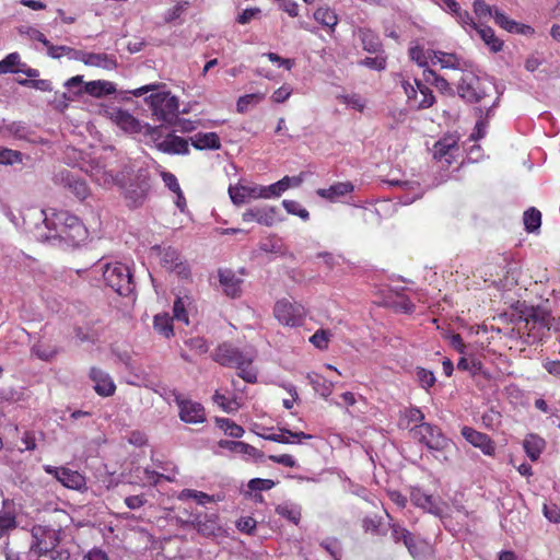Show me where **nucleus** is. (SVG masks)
I'll use <instances>...</instances> for the list:
<instances>
[{
	"label": "nucleus",
	"instance_id": "39448f33",
	"mask_svg": "<svg viewBox=\"0 0 560 560\" xmlns=\"http://www.w3.org/2000/svg\"><path fill=\"white\" fill-rule=\"evenodd\" d=\"M105 283L119 295H129L135 288L128 266L115 262H100Z\"/></svg>",
	"mask_w": 560,
	"mask_h": 560
},
{
	"label": "nucleus",
	"instance_id": "4d7b16f0",
	"mask_svg": "<svg viewBox=\"0 0 560 560\" xmlns=\"http://www.w3.org/2000/svg\"><path fill=\"white\" fill-rule=\"evenodd\" d=\"M331 334L326 329L316 330L310 338V342L317 349L325 350L328 348Z\"/></svg>",
	"mask_w": 560,
	"mask_h": 560
},
{
	"label": "nucleus",
	"instance_id": "864d4df0",
	"mask_svg": "<svg viewBox=\"0 0 560 560\" xmlns=\"http://www.w3.org/2000/svg\"><path fill=\"white\" fill-rule=\"evenodd\" d=\"M416 376L419 385L427 392L434 386L436 378L432 371L424 368H416Z\"/></svg>",
	"mask_w": 560,
	"mask_h": 560
},
{
	"label": "nucleus",
	"instance_id": "20e7f679",
	"mask_svg": "<svg viewBox=\"0 0 560 560\" xmlns=\"http://www.w3.org/2000/svg\"><path fill=\"white\" fill-rule=\"evenodd\" d=\"M213 360L222 366L237 369L238 376L245 382L250 384L257 382V372L252 368L254 361L252 354L244 353L232 345L223 343L215 349Z\"/></svg>",
	"mask_w": 560,
	"mask_h": 560
},
{
	"label": "nucleus",
	"instance_id": "9b49d317",
	"mask_svg": "<svg viewBox=\"0 0 560 560\" xmlns=\"http://www.w3.org/2000/svg\"><path fill=\"white\" fill-rule=\"evenodd\" d=\"M200 320L201 315L197 302L188 295L177 296V322L195 328Z\"/></svg>",
	"mask_w": 560,
	"mask_h": 560
},
{
	"label": "nucleus",
	"instance_id": "bb28decb",
	"mask_svg": "<svg viewBox=\"0 0 560 560\" xmlns=\"http://www.w3.org/2000/svg\"><path fill=\"white\" fill-rule=\"evenodd\" d=\"M431 56L435 65H440L442 69L460 70L464 67L463 59L453 52H445L442 50L432 51Z\"/></svg>",
	"mask_w": 560,
	"mask_h": 560
},
{
	"label": "nucleus",
	"instance_id": "4c0bfd02",
	"mask_svg": "<svg viewBox=\"0 0 560 560\" xmlns=\"http://www.w3.org/2000/svg\"><path fill=\"white\" fill-rule=\"evenodd\" d=\"M424 415L423 412L417 408V407H409L401 411L400 419H399V427L405 429H410L411 424L415 423L421 424L424 423Z\"/></svg>",
	"mask_w": 560,
	"mask_h": 560
},
{
	"label": "nucleus",
	"instance_id": "603ef678",
	"mask_svg": "<svg viewBox=\"0 0 560 560\" xmlns=\"http://www.w3.org/2000/svg\"><path fill=\"white\" fill-rule=\"evenodd\" d=\"M23 162V154L20 151L0 147V164L14 165Z\"/></svg>",
	"mask_w": 560,
	"mask_h": 560
},
{
	"label": "nucleus",
	"instance_id": "0eeeda50",
	"mask_svg": "<svg viewBox=\"0 0 560 560\" xmlns=\"http://www.w3.org/2000/svg\"><path fill=\"white\" fill-rule=\"evenodd\" d=\"M401 86L408 103L416 109H427L435 103L432 90L419 79H415L413 83L402 80Z\"/></svg>",
	"mask_w": 560,
	"mask_h": 560
},
{
	"label": "nucleus",
	"instance_id": "09e8293b",
	"mask_svg": "<svg viewBox=\"0 0 560 560\" xmlns=\"http://www.w3.org/2000/svg\"><path fill=\"white\" fill-rule=\"evenodd\" d=\"M213 402L220 407L223 411L230 413L234 412L240 408V405L237 404L235 398H229L225 395L221 394L219 390H215V393L212 396Z\"/></svg>",
	"mask_w": 560,
	"mask_h": 560
},
{
	"label": "nucleus",
	"instance_id": "69168bd1",
	"mask_svg": "<svg viewBox=\"0 0 560 560\" xmlns=\"http://www.w3.org/2000/svg\"><path fill=\"white\" fill-rule=\"evenodd\" d=\"M475 14L479 18L493 16L494 9L485 0H475L472 3Z\"/></svg>",
	"mask_w": 560,
	"mask_h": 560
},
{
	"label": "nucleus",
	"instance_id": "c9c22d12",
	"mask_svg": "<svg viewBox=\"0 0 560 560\" xmlns=\"http://www.w3.org/2000/svg\"><path fill=\"white\" fill-rule=\"evenodd\" d=\"M177 499L183 503L188 500H194L199 505H206L208 503H212L220 500L219 498L215 499L214 495H209L208 493L192 489H184L177 495Z\"/></svg>",
	"mask_w": 560,
	"mask_h": 560
},
{
	"label": "nucleus",
	"instance_id": "3c124183",
	"mask_svg": "<svg viewBox=\"0 0 560 560\" xmlns=\"http://www.w3.org/2000/svg\"><path fill=\"white\" fill-rule=\"evenodd\" d=\"M264 98V93H252L240 96L236 102V110L243 114L248 110L249 106L260 103Z\"/></svg>",
	"mask_w": 560,
	"mask_h": 560
},
{
	"label": "nucleus",
	"instance_id": "6e6552de",
	"mask_svg": "<svg viewBox=\"0 0 560 560\" xmlns=\"http://www.w3.org/2000/svg\"><path fill=\"white\" fill-rule=\"evenodd\" d=\"M273 314L280 324L289 327H299L304 322L305 308L302 304L282 299L276 302Z\"/></svg>",
	"mask_w": 560,
	"mask_h": 560
},
{
	"label": "nucleus",
	"instance_id": "b1692460",
	"mask_svg": "<svg viewBox=\"0 0 560 560\" xmlns=\"http://www.w3.org/2000/svg\"><path fill=\"white\" fill-rule=\"evenodd\" d=\"M219 447L228 450L232 453H238L253 458H261L264 457L262 452L257 450L250 444H247L242 441H230V440H220L218 442Z\"/></svg>",
	"mask_w": 560,
	"mask_h": 560
},
{
	"label": "nucleus",
	"instance_id": "aec40b11",
	"mask_svg": "<svg viewBox=\"0 0 560 560\" xmlns=\"http://www.w3.org/2000/svg\"><path fill=\"white\" fill-rule=\"evenodd\" d=\"M219 282L224 294L231 299L240 298L242 294L243 280L231 269H219Z\"/></svg>",
	"mask_w": 560,
	"mask_h": 560
},
{
	"label": "nucleus",
	"instance_id": "e433bc0d",
	"mask_svg": "<svg viewBox=\"0 0 560 560\" xmlns=\"http://www.w3.org/2000/svg\"><path fill=\"white\" fill-rule=\"evenodd\" d=\"M148 188H149L148 183L142 180L141 183H139L137 185L131 184L126 189V192H125L126 198L130 201V205L132 207H138L143 202V200L147 196V192H148Z\"/></svg>",
	"mask_w": 560,
	"mask_h": 560
},
{
	"label": "nucleus",
	"instance_id": "bf43d9fd",
	"mask_svg": "<svg viewBox=\"0 0 560 560\" xmlns=\"http://www.w3.org/2000/svg\"><path fill=\"white\" fill-rule=\"evenodd\" d=\"M359 65L372 70L383 71L387 66V57L383 55H377L375 57H366L360 60Z\"/></svg>",
	"mask_w": 560,
	"mask_h": 560
},
{
	"label": "nucleus",
	"instance_id": "7ed1b4c3",
	"mask_svg": "<svg viewBox=\"0 0 560 560\" xmlns=\"http://www.w3.org/2000/svg\"><path fill=\"white\" fill-rule=\"evenodd\" d=\"M60 542V530L48 527L36 525L32 529V544L28 555L35 558L44 559V556H48L47 560H55L57 557H65L63 560H69V551L58 548Z\"/></svg>",
	"mask_w": 560,
	"mask_h": 560
},
{
	"label": "nucleus",
	"instance_id": "f8f14e48",
	"mask_svg": "<svg viewBox=\"0 0 560 560\" xmlns=\"http://www.w3.org/2000/svg\"><path fill=\"white\" fill-rule=\"evenodd\" d=\"M81 170L89 174L100 186L109 187L115 183L114 175L106 170V165L98 158L84 161Z\"/></svg>",
	"mask_w": 560,
	"mask_h": 560
},
{
	"label": "nucleus",
	"instance_id": "dca6fc26",
	"mask_svg": "<svg viewBox=\"0 0 560 560\" xmlns=\"http://www.w3.org/2000/svg\"><path fill=\"white\" fill-rule=\"evenodd\" d=\"M24 73L31 79L39 75V71L34 68L27 67L26 63L21 61L19 52H11L0 61V73Z\"/></svg>",
	"mask_w": 560,
	"mask_h": 560
},
{
	"label": "nucleus",
	"instance_id": "2f4dec72",
	"mask_svg": "<svg viewBox=\"0 0 560 560\" xmlns=\"http://www.w3.org/2000/svg\"><path fill=\"white\" fill-rule=\"evenodd\" d=\"M475 31L492 52H499L503 49L504 42L495 36L494 31L490 26L479 24Z\"/></svg>",
	"mask_w": 560,
	"mask_h": 560
},
{
	"label": "nucleus",
	"instance_id": "37998d69",
	"mask_svg": "<svg viewBox=\"0 0 560 560\" xmlns=\"http://www.w3.org/2000/svg\"><path fill=\"white\" fill-rule=\"evenodd\" d=\"M115 122L124 130L136 132L139 129V121L126 110H117L114 113Z\"/></svg>",
	"mask_w": 560,
	"mask_h": 560
},
{
	"label": "nucleus",
	"instance_id": "de8ad7c7",
	"mask_svg": "<svg viewBox=\"0 0 560 560\" xmlns=\"http://www.w3.org/2000/svg\"><path fill=\"white\" fill-rule=\"evenodd\" d=\"M215 422L218 427L224 431L225 434L232 438H241L245 432L241 425L229 418H217Z\"/></svg>",
	"mask_w": 560,
	"mask_h": 560
},
{
	"label": "nucleus",
	"instance_id": "f257e3e1",
	"mask_svg": "<svg viewBox=\"0 0 560 560\" xmlns=\"http://www.w3.org/2000/svg\"><path fill=\"white\" fill-rule=\"evenodd\" d=\"M23 224L39 242L59 241L78 246L88 238V230L80 219L65 210L30 208L23 214Z\"/></svg>",
	"mask_w": 560,
	"mask_h": 560
},
{
	"label": "nucleus",
	"instance_id": "8fccbe9b",
	"mask_svg": "<svg viewBox=\"0 0 560 560\" xmlns=\"http://www.w3.org/2000/svg\"><path fill=\"white\" fill-rule=\"evenodd\" d=\"M337 100L360 113H362L366 106L365 98L358 93L341 94L337 96Z\"/></svg>",
	"mask_w": 560,
	"mask_h": 560
},
{
	"label": "nucleus",
	"instance_id": "412c9836",
	"mask_svg": "<svg viewBox=\"0 0 560 560\" xmlns=\"http://www.w3.org/2000/svg\"><path fill=\"white\" fill-rule=\"evenodd\" d=\"M90 378L93 381L94 389L100 396L109 397L115 394L116 385L107 372L98 368H91Z\"/></svg>",
	"mask_w": 560,
	"mask_h": 560
},
{
	"label": "nucleus",
	"instance_id": "5701e85b",
	"mask_svg": "<svg viewBox=\"0 0 560 560\" xmlns=\"http://www.w3.org/2000/svg\"><path fill=\"white\" fill-rule=\"evenodd\" d=\"M229 195L232 202L236 206L245 203L248 199H257L261 198V189L260 186H230Z\"/></svg>",
	"mask_w": 560,
	"mask_h": 560
},
{
	"label": "nucleus",
	"instance_id": "a211bd4d",
	"mask_svg": "<svg viewBox=\"0 0 560 560\" xmlns=\"http://www.w3.org/2000/svg\"><path fill=\"white\" fill-rule=\"evenodd\" d=\"M78 61H82L85 66L102 68L105 70H114L117 67L115 56L105 52H86L79 50Z\"/></svg>",
	"mask_w": 560,
	"mask_h": 560
},
{
	"label": "nucleus",
	"instance_id": "a18cd8bd",
	"mask_svg": "<svg viewBox=\"0 0 560 560\" xmlns=\"http://www.w3.org/2000/svg\"><path fill=\"white\" fill-rule=\"evenodd\" d=\"M46 48H47V55L50 58L58 59L62 56H67L69 59H73V60L78 59L79 50L71 48L69 46H56L49 42V44L46 45Z\"/></svg>",
	"mask_w": 560,
	"mask_h": 560
},
{
	"label": "nucleus",
	"instance_id": "0e129e2a",
	"mask_svg": "<svg viewBox=\"0 0 560 560\" xmlns=\"http://www.w3.org/2000/svg\"><path fill=\"white\" fill-rule=\"evenodd\" d=\"M320 546L334 558L340 560L342 550L341 545L337 539H327L320 542Z\"/></svg>",
	"mask_w": 560,
	"mask_h": 560
},
{
	"label": "nucleus",
	"instance_id": "052dcab7",
	"mask_svg": "<svg viewBox=\"0 0 560 560\" xmlns=\"http://www.w3.org/2000/svg\"><path fill=\"white\" fill-rule=\"evenodd\" d=\"M19 33L23 36H26L31 40H36L42 43L45 47L49 44L47 37L37 28L32 26H21L19 28Z\"/></svg>",
	"mask_w": 560,
	"mask_h": 560
},
{
	"label": "nucleus",
	"instance_id": "72a5a7b5",
	"mask_svg": "<svg viewBox=\"0 0 560 560\" xmlns=\"http://www.w3.org/2000/svg\"><path fill=\"white\" fill-rule=\"evenodd\" d=\"M83 89L88 94L96 97L109 95L116 92L114 83L102 80L88 82L84 84Z\"/></svg>",
	"mask_w": 560,
	"mask_h": 560
},
{
	"label": "nucleus",
	"instance_id": "338daca9",
	"mask_svg": "<svg viewBox=\"0 0 560 560\" xmlns=\"http://www.w3.org/2000/svg\"><path fill=\"white\" fill-rule=\"evenodd\" d=\"M457 20V22L466 30L467 27L471 28V30H476L479 24H477L475 21H474V18L471 16V14L466 11V10H459L455 15H454Z\"/></svg>",
	"mask_w": 560,
	"mask_h": 560
},
{
	"label": "nucleus",
	"instance_id": "a878e982",
	"mask_svg": "<svg viewBox=\"0 0 560 560\" xmlns=\"http://www.w3.org/2000/svg\"><path fill=\"white\" fill-rule=\"evenodd\" d=\"M60 179L79 199L83 200L89 196L90 190L86 183L77 178L70 172L61 173Z\"/></svg>",
	"mask_w": 560,
	"mask_h": 560
},
{
	"label": "nucleus",
	"instance_id": "c03bdc74",
	"mask_svg": "<svg viewBox=\"0 0 560 560\" xmlns=\"http://www.w3.org/2000/svg\"><path fill=\"white\" fill-rule=\"evenodd\" d=\"M2 130L15 139L31 140V130L24 122H10L5 125Z\"/></svg>",
	"mask_w": 560,
	"mask_h": 560
},
{
	"label": "nucleus",
	"instance_id": "13d9d810",
	"mask_svg": "<svg viewBox=\"0 0 560 560\" xmlns=\"http://www.w3.org/2000/svg\"><path fill=\"white\" fill-rule=\"evenodd\" d=\"M278 515L287 518L293 524L298 525L301 520V512L299 509L290 506L288 504H281L276 508Z\"/></svg>",
	"mask_w": 560,
	"mask_h": 560
},
{
	"label": "nucleus",
	"instance_id": "ea45409f",
	"mask_svg": "<svg viewBox=\"0 0 560 560\" xmlns=\"http://www.w3.org/2000/svg\"><path fill=\"white\" fill-rule=\"evenodd\" d=\"M154 330L165 338L173 335V317L168 313H159L153 318Z\"/></svg>",
	"mask_w": 560,
	"mask_h": 560
},
{
	"label": "nucleus",
	"instance_id": "58836bf2",
	"mask_svg": "<svg viewBox=\"0 0 560 560\" xmlns=\"http://www.w3.org/2000/svg\"><path fill=\"white\" fill-rule=\"evenodd\" d=\"M313 15L316 22L328 27L331 32L335 31L338 18L334 10L328 7H320L315 10Z\"/></svg>",
	"mask_w": 560,
	"mask_h": 560
},
{
	"label": "nucleus",
	"instance_id": "423d86ee",
	"mask_svg": "<svg viewBox=\"0 0 560 560\" xmlns=\"http://www.w3.org/2000/svg\"><path fill=\"white\" fill-rule=\"evenodd\" d=\"M413 438L423 443L429 450L445 451L452 444L442 430L430 423H421L410 428Z\"/></svg>",
	"mask_w": 560,
	"mask_h": 560
},
{
	"label": "nucleus",
	"instance_id": "6e6d98bb",
	"mask_svg": "<svg viewBox=\"0 0 560 560\" xmlns=\"http://www.w3.org/2000/svg\"><path fill=\"white\" fill-rule=\"evenodd\" d=\"M282 206L290 214L298 215L304 221L310 219V212L299 201L284 199Z\"/></svg>",
	"mask_w": 560,
	"mask_h": 560
},
{
	"label": "nucleus",
	"instance_id": "c756f323",
	"mask_svg": "<svg viewBox=\"0 0 560 560\" xmlns=\"http://www.w3.org/2000/svg\"><path fill=\"white\" fill-rule=\"evenodd\" d=\"M545 440L537 434H528L523 441V447L530 460L536 462L545 448Z\"/></svg>",
	"mask_w": 560,
	"mask_h": 560
},
{
	"label": "nucleus",
	"instance_id": "680f3d73",
	"mask_svg": "<svg viewBox=\"0 0 560 560\" xmlns=\"http://www.w3.org/2000/svg\"><path fill=\"white\" fill-rule=\"evenodd\" d=\"M311 384L323 397H328L332 393V384L319 375H315V378H311Z\"/></svg>",
	"mask_w": 560,
	"mask_h": 560
},
{
	"label": "nucleus",
	"instance_id": "f704fd0d",
	"mask_svg": "<svg viewBox=\"0 0 560 560\" xmlns=\"http://www.w3.org/2000/svg\"><path fill=\"white\" fill-rule=\"evenodd\" d=\"M423 79L425 82H429L435 86L441 93L454 95V91L451 88L448 81L444 77L440 75L436 71L432 69H424Z\"/></svg>",
	"mask_w": 560,
	"mask_h": 560
},
{
	"label": "nucleus",
	"instance_id": "a19ab883",
	"mask_svg": "<svg viewBox=\"0 0 560 560\" xmlns=\"http://www.w3.org/2000/svg\"><path fill=\"white\" fill-rule=\"evenodd\" d=\"M433 49L424 50L422 46H413L409 48V57L412 61H415L419 67L429 69L428 65L431 62L435 65L433 57L431 56Z\"/></svg>",
	"mask_w": 560,
	"mask_h": 560
},
{
	"label": "nucleus",
	"instance_id": "9d476101",
	"mask_svg": "<svg viewBox=\"0 0 560 560\" xmlns=\"http://www.w3.org/2000/svg\"><path fill=\"white\" fill-rule=\"evenodd\" d=\"M177 522L192 524L197 532L205 537L217 536L221 530L218 514L205 515L203 517L201 515H188L187 517L177 515Z\"/></svg>",
	"mask_w": 560,
	"mask_h": 560
},
{
	"label": "nucleus",
	"instance_id": "7c9ffc66",
	"mask_svg": "<svg viewBox=\"0 0 560 560\" xmlns=\"http://www.w3.org/2000/svg\"><path fill=\"white\" fill-rule=\"evenodd\" d=\"M359 38L362 44V48L371 54H375L382 50V42L378 35L370 28H359Z\"/></svg>",
	"mask_w": 560,
	"mask_h": 560
},
{
	"label": "nucleus",
	"instance_id": "cd10ccee",
	"mask_svg": "<svg viewBox=\"0 0 560 560\" xmlns=\"http://www.w3.org/2000/svg\"><path fill=\"white\" fill-rule=\"evenodd\" d=\"M392 537L395 542L402 541L404 545L409 550L410 555L416 558V541L412 534L405 527L400 526L398 523L390 524Z\"/></svg>",
	"mask_w": 560,
	"mask_h": 560
},
{
	"label": "nucleus",
	"instance_id": "2eb2a0df",
	"mask_svg": "<svg viewBox=\"0 0 560 560\" xmlns=\"http://www.w3.org/2000/svg\"><path fill=\"white\" fill-rule=\"evenodd\" d=\"M464 439L469 442L475 447L480 448V451L488 456H493L495 453V444L492 439L482 432L475 430L471 427H463L460 431Z\"/></svg>",
	"mask_w": 560,
	"mask_h": 560
},
{
	"label": "nucleus",
	"instance_id": "4468645a",
	"mask_svg": "<svg viewBox=\"0 0 560 560\" xmlns=\"http://www.w3.org/2000/svg\"><path fill=\"white\" fill-rule=\"evenodd\" d=\"M410 501L413 505L427 511L428 513L436 516H441L443 514L444 510L441 500L425 493L420 488L411 489Z\"/></svg>",
	"mask_w": 560,
	"mask_h": 560
},
{
	"label": "nucleus",
	"instance_id": "4be33fe9",
	"mask_svg": "<svg viewBox=\"0 0 560 560\" xmlns=\"http://www.w3.org/2000/svg\"><path fill=\"white\" fill-rule=\"evenodd\" d=\"M260 438L267 441L280 443V444H293L301 443L303 440H311L313 436L305 432H293L289 429L281 428L279 433H258Z\"/></svg>",
	"mask_w": 560,
	"mask_h": 560
},
{
	"label": "nucleus",
	"instance_id": "5fc2aeb1",
	"mask_svg": "<svg viewBox=\"0 0 560 560\" xmlns=\"http://www.w3.org/2000/svg\"><path fill=\"white\" fill-rule=\"evenodd\" d=\"M156 252L158 257L160 258L161 265L167 270L173 271L175 269V250L171 247L167 249H162L158 247L154 249Z\"/></svg>",
	"mask_w": 560,
	"mask_h": 560
},
{
	"label": "nucleus",
	"instance_id": "e2e57ef3",
	"mask_svg": "<svg viewBox=\"0 0 560 560\" xmlns=\"http://www.w3.org/2000/svg\"><path fill=\"white\" fill-rule=\"evenodd\" d=\"M386 183L390 186H399L406 190H416V195L412 199L420 198L422 192L420 188V184L418 182H409V180H398V179H387Z\"/></svg>",
	"mask_w": 560,
	"mask_h": 560
},
{
	"label": "nucleus",
	"instance_id": "1a4fd4ad",
	"mask_svg": "<svg viewBox=\"0 0 560 560\" xmlns=\"http://www.w3.org/2000/svg\"><path fill=\"white\" fill-rule=\"evenodd\" d=\"M44 470L48 475L54 476L63 487L84 492L88 490L86 478L78 470H72L68 467H55L51 465H44Z\"/></svg>",
	"mask_w": 560,
	"mask_h": 560
},
{
	"label": "nucleus",
	"instance_id": "473e14b6",
	"mask_svg": "<svg viewBox=\"0 0 560 560\" xmlns=\"http://www.w3.org/2000/svg\"><path fill=\"white\" fill-rule=\"evenodd\" d=\"M16 527V517L12 510L9 509V501H3V508L0 511V539Z\"/></svg>",
	"mask_w": 560,
	"mask_h": 560
},
{
	"label": "nucleus",
	"instance_id": "79ce46f5",
	"mask_svg": "<svg viewBox=\"0 0 560 560\" xmlns=\"http://www.w3.org/2000/svg\"><path fill=\"white\" fill-rule=\"evenodd\" d=\"M492 18L497 25H499L500 27L510 33H523V28L525 27V25H522L515 22L514 20H511L509 16H506L502 11L498 9H494Z\"/></svg>",
	"mask_w": 560,
	"mask_h": 560
},
{
	"label": "nucleus",
	"instance_id": "6ab92c4d",
	"mask_svg": "<svg viewBox=\"0 0 560 560\" xmlns=\"http://www.w3.org/2000/svg\"><path fill=\"white\" fill-rule=\"evenodd\" d=\"M277 218L276 207H255L247 209L242 214L244 222H257L265 226H271L275 224Z\"/></svg>",
	"mask_w": 560,
	"mask_h": 560
},
{
	"label": "nucleus",
	"instance_id": "f03ea898",
	"mask_svg": "<svg viewBox=\"0 0 560 560\" xmlns=\"http://www.w3.org/2000/svg\"><path fill=\"white\" fill-rule=\"evenodd\" d=\"M152 92L145 100L149 101L153 116L161 124L155 127L152 137L156 148L165 153H175V96L165 90L164 85L148 84L130 91L140 97Z\"/></svg>",
	"mask_w": 560,
	"mask_h": 560
},
{
	"label": "nucleus",
	"instance_id": "393cba45",
	"mask_svg": "<svg viewBox=\"0 0 560 560\" xmlns=\"http://www.w3.org/2000/svg\"><path fill=\"white\" fill-rule=\"evenodd\" d=\"M354 189V186L351 182H339L335 183L328 188H319L316 194L329 201H336L338 198L343 197L348 194H351Z\"/></svg>",
	"mask_w": 560,
	"mask_h": 560
},
{
	"label": "nucleus",
	"instance_id": "774afa93",
	"mask_svg": "<svg viewBox=\"0 0 560 560\" xmlns=\"http://www.w3.org/2000/svg\"><path fill=\"white\" fill-rule=\"evenodd\" d=\"M275 481L271 479L254 478L249 480L248 488L252 491H267L275 487Z\"/></svg>",
	"mask_w": 560,
	"mask_h": 560
},
{
	"label": "nucleus",
	"instance_id": "f3484780",
	"mask_svg": "<svg viewBox=\"0 0 560 560\" xmlns=\"http://www.w3.org/2000/svg\"><path fill=\"white\" fill-rule=\"evenodd\" d=\"M457 93L469 103H477L483 96L479 91V79L472 73H466L460 78Z\"/></svg>",
	"mask_w": 560,
	"mask_h": 560
},
{
	"label": "nucleus",
	"instance_id": "ddd939ff",
	"mask_svg": "<svg viewBox=\"0 0 560 560\" xmlns=\"http://www.w3.org/2000/svg\"><path fill=\"white\" fill-rule=\"evenodd\" d=\"M177 407L180 420L186 423H202L207 420L205 407L200 402L177 398Z\"/></svg>",
	"mask_w": 560,
	"mask_h": 560
},
{
	"label": "nucleus",
	"instance_id": "c85d7f7f",
	"mask_svg": "<svg viewBox=\"0 0 560 560\" xmlns=\"http://www.w3.org/2000/svg\"><path fill=\"white\" fill-rule=\"evenodd\" d=\"M191 140L192 145L198 150H219L221 148L217 132H198Z\"/></svg>",
	"mask_w": 560,
	"mask_h": 560
},
{
	"label": "nucleus",
	"instance_id": "49530a36",
	"mask_svg": "<svg viewBox=\"0 0 560 560\" xmlns=\"http://www.w3.org/2000/svg\"><path fill=\"white\" fill-rule=\"evenodd\" d=\"M523 221L527 232H535L540 228L541 213L536 208H529L524 212Z\"/></svg>",
	"mask_w": 560,
	"mask_h": 560
}]
</instances>
